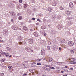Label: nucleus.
I'll return each instance as SVG.
<instances>
[{
  "mask_svg": "<svg viewBox=\"0 0 76 76\" xmlns=\"http://www.w3.org/2000/svg\"><path fill=\"white\" fill-rule=\"evenodd\" d=\"M69 7L71 8L73 7V4L72 2L69 3Z\"/></svg>",
  "mask_w": 76,
  "mask_h": 76,
  "instance_id": "nucleus-11",
  "label": "nucleus"
},
{
  "mask_svg": "<svg viewBox=\"0 0 76 76\" xmlns=\"http://www.w3.org/2000/svg\"><path fill=\"white\" fill-rule=\"evenodd\" d=\"M56 69H58V67H56Z\"/></svg>",
  "mask_w": 76,
  "mask_h": 76,
  "instance_id": "nucleus-55",
  "label": "nucleus"
},
{
  "mask_svg": "<svg viewBox=\"0 0 76 76\" xmlns=\"http://www.w3.org/2000/svg\"><path fill=\"white\" fill-rule=\"evenodd\" d=\"M70 52H71V53L72 54H73V53H74V51H73V50H70Z\"/></svg>",
  "mask_w": 76,
  "mask_h": 76,
  "instance_id": "nucleus-30",
  "label": "nucleus"
},
{
  "mask_svg": "<svg viewBox=\"0 0 76 76\" xmlns=\"http://www.w3.org/2000/svg\"><path fill=\"white\" fill-rule=\"evenodd\" d=\"M22 18V16H19L18 17V19L19 20H21Z\"/></svg>",
  "mask_w": 76,
  "mask_h": 76,
  "instance_id": "nucleus-29",
  "label": "nucleus"
},
{
  "mask_svg": "<svg viewBox=\"0 0 76 76\" xmlns=\"http://www.w3.org/2000/svg\"><path fill=\"white\" fill-rule=\"evenodd\" d=\"M31 20H35V18H32L31 19Z\"/></svg>",
  "mask_w": 76,
  "mask_h": 76,
  "instance_id": "nucleus-45",
  "label": "nucleus"
},
{
  "mask_svg": "<svg viewBox=\"0 0 76 76\" xmlns=\"http://www.w3.org/2000/svg\"><path fill=\"white\" fill-rule=\"evenodd\" d=\"M7 34V32L6 31L5 33H5H4V34Z\"/></svg>",
  "mask_w": 76,
  "mask_h": 76,
  "instance_id": "nucleus-46",
  "label": "nucleus"
},
{
  "mask_svg": "<svg viewBox=\"0 0 76 76\" xmlns=\"http://www.w3.org/2000/svg\"><path fill=\"white\" fill-rule=\"evenodd\" d=\"M74 64H76V62H74Z\"/></svg>",
  "mask_w": 76,
  "mask_h": 76,
  "instance_id": "nucleus-63",
  "label": "nucleus"
},
{
  "mask_svg": "<svg viewBox=\"0 0 76 76\" xmlns=\"http://www.w3.org/2000/svg\"><path fill=\"white\" fill-rule=\"evenodd\" d=\"M51 4L53 6H55L57 5V2L56 1L53 2L51 3Z\"/></svg>",
  "mask_w": 76,
  "mask_h": 76,
  "instance_id": "nucleus-7",
  "label": "nucleus"
},
{
  "mask_svg": "<svg viewBox=\"0 0 76 76\" xmlns=\"http://www.w3.org/2000/svg\"><path fill=\"white\" fill-rule=\"evenodd\" d=\"M65 68H67L68 67V66H65Z\"/></svg>",
  "mask_w": 76,
  "mask_h": 76,
  "instance_id": "nucleus-56",
  "label": "nucleus"
},
{
  "mask_svg": "<svg viewBox=\"0 0 76 76\" xmlns=\"http://www.w3.org/2000/svg\"><path fill=\"white\" fill-rule=\"evenodd\" d=\"M37 21H39L40 22H41V20H40L39 19H37Z\"/></svg>",
  "mask_w": 76,
  "mask_h": 76,
  "instance_id": "nucleus-38",
  "label": "nucleus"
},
{
  "mask_svg": "<svg viewBox=\"0 0 76 76\" xmlns=\"http://www.w3.org/2000/svg\"><path fill=\"white\" fill-rule=\"evenodd\" d=\"M4 76V73H0V76Z\"/></svg>",
  "mask_w": 76,
  "mask_h": 76,
  "instance_id": "nucleus-32",
  "label": "nucleus"
},
{
  "mask_svg": "<svg viewBox=\"0 0 76 76\" xmlns=\"http://www.w3.org/2000/svg\"><path fill=\"white\" fill-rule=\"evenodd\" d=\"M33 64H36V63L35 62H33Z\"/></svg>",
  "mask_w": 76,
  "mask_h": 76,
  "instance_id": "nucleus-57",
  "label": "nucleus"
},
{
  "mask_svg": "<svg viewBox=\"0 0 76 76\" xmlns=\"http://www.w3.org/2000/svg\"><path fill=\"white\" fill-rule=\"evenodd\" d=\"M11 22H12V23H13V19H12L11 20Z\"/></svg>",
  "mask_w": 76,
  "mask_h": 76,
  "instance_id": "nucleus-48",
  "label": "nucleus"
},
{
  "mask_svg": "<svg viewBox=\"0 0 76 76\" xmlns=\"http://www.w3.org/2000/svg\"><path fill=\"white\" fill-rule=\"evenodd\" d=\"M50 46H48L47 47V50H50Z\"/></svg>",
  "mask_w": 76,
  "mask_h": 76,
  "instance_id": "nucleus-21",
  "label": "nucleus"
},
{
  "mask_svg": "<svg viewBox=\"0 0 76 76\" xmlns=\"http://www.w3.org/2000/svg\"><path fill=\"white\" fill-rule=\"evenodd\" d=\"M31 67H37V66L33 64L31 65Z\"/></svg>",
  "mask_w": 76,
  "mask_h": 76,
  "instance_id": "nucleus-24",
  "label": "nucleus"
},
{
  "mask_svg": "<svg viewBox=\"0 0 76 76\" xmlns=\"http://www.w3.org/2000/svg\"><path fill=\"white\" fill-rule=\"evenodd\" d=\"M52 61V60L51 59H49V62H51V61Z\"/></svg>",
  "mask_w": 76,
  "mask_h": 76,
  "instance_id": "nucleus-41",
  "label": "nucleus"
},
{
  "mask_svg": "<svg viewBox=\"0 0 76 76\" xmlns=\"http://www.w3.org/2000/svg\"><path fill=\"white\" fill-rule=\"evenodd\" d=\"M74 43L72 42H69V45L70 46H73V45Z\"/></svg>",
  "mask_w": 76,
  "mask_h": 76,
  "instance_id": "nucleus-5",
  "label": "nucleus"
},
{
  "mask_svg": "<svg viewBox=\"0 0 76 76\" xmlns=\"http://www.w3.org/2000/svg\"><path fill=\"white\" fill-rule=\"evenodd\" d=\"M45 26H42L41 27V29H45Z\"/></svg>",
  "mask_w": 76,
  "mask_h": 76,
  "instance_id": "nucleus-27",
  "label": "nucleus"
},
{
  "mask_svg": "<svg viewBox=\"0 0 76 76\" xmlns=\"http://www.w3.org/2000/svg\"><path fill=\"white\" fill-rule=\"evenodd\" d=\"M30 30L31 31H33V30H32V29H30Z\"/></svg>",
  "mask_w": 76,
  "mask_h": 76,
  "instance_id": "nucleus-58",
  "label": "nucleus"
},
{
  "mask_svg": "<svg viewBox=\"0 0 76 76\" xmlns=\"http://www.w3.org/2000/svg\"><path fill=\"white\" fill-rule=\"evenodd\" d=\"M42 76H45V75H43Z\"/></svg>",
  "mask_w": 76,
  "mask_h": 76,
  "instance_id": "nucleus-64",
  "label": "nucleus"
},
{
  "mask_svg": "<svg viewBox=\"0 0 76 76\" xmlns=\"http://www.w3.org/2000/svg\"><path fill=\"white\" fill-rule=\"evenodd\" d=\"M24 62L25 63H28V61H24Z\"/></svg>",
  "mask_w": 76,
  "mask_h": 76,
  "instance_id": "nucleus-49",
  "label": "nucleus"
},
{
  "mask_svg": "<svg viewBox=\"0 0 76 76\" xmlns=\"http://www.w3.org/2000/svg\"><path fill=\"white\" fill-rule=\"evenodd\" d=\"M47 35V34L46 33L44 34V36H46Z\"/></svg>",
  "mask_w": 76,
  "mask_h": 76,
  "instance_id": "nucleus-53",
  "label": "nucleus"
},
{
  "mask_svg": "<svg viewBox=\"0 0 76 76\" xmlns=\"http://www.w3.org/2000/svg\"><path fill=\"white\" fill-rule=\"evenodd\" d=\"M41 54L42 56H44V55H45V50L43 49L42 50L41 52Z\"/></svg>",
  "mask_w": 76,
  "mask_h": 76,
  "instance_id": "nucleus-2",
  "label": "nucleus"
},
{
  "mask_svg": "<svg viewBox=\"0 0 76 76\" xmlns=\"http://www.w3.org/2000/svg\"><path fill=\"white\" fill-rule=\"evenodd\" d=\"M3 54L4 55L5 57H8V56H9V54H8V53H6L5 52L3 53Z\"/></svg>",
  "mask_w": 76,
  "mask_h": 76,
  "instance_id": "nucleus-14",
  "label": "nucleus"
},
{
  "mask_svg": "<svg viewBox=\"0 0 76 76\" xmlns=\"http://www.w3.org/2000/svg\"><path fill=\"white\" fill-rule=\"evenodd\" d=\"M25 49L26 51H27V52H29L30 51H31V50L30 48H28V47H26L25 48Z\"/></svg>",
  "mask_w": 76,
  "mask_h": 76,
  "instance_id": "nucleus-3",
  "label": "nucleus"
},
{
  "mask_svg": "<svg viewBox=\"0 0 76 76\" xmlns=\"http://www.w3.org/2000/svg\"><path fill=\"white\" fill-rule=\"evenodd\" d=\"M37 60H38V61H41V59H37Z\"/></svg>",
  "mask_w": 76,
  "mask_h": 76,
  "instance_id": "nucleus-51",
  "label": "nucleus"
},
{
  "mask_svg": "<svg viewBox=\"0 0 76 76\" xmlns=\"http://www.w3.org/2000/svg\"><path fill=\"white\" fill-rule=\"evenodd\" d=\"M71 23L70 22H69L68 23V25H69V24H70Z\"/></svg>",
  "mask_w": 76,
  "mask_h": 76,
  "instance_id": "nucleus-54",
  "label": "nucleus"
},
{
  "mask_svg": "<svg viewBox=\"0 0 76 76\" xmlns=\"http://www.w3.org/2000/svg\"><path fill=\"white\" fill-rule=\"evenodd\" d=\"M19 3H22V0H20L19 1Z\"/></svg>",
  "mask_w": 76,
  "mask_h": 76,
  "instance_id": "nucleus-39",
  "label": "nucleus"
},
{
  "mask_svg": "<svg viewBox=\"0 0 76 76\" xmlns=\"http://www.w3.org/2000/svg\"><path fill=\"white\" fill-rule=\"evenodd\" d=\"M65 13L67 15H69L71 13V12L69 11H66Z\"/></svg>",
  "mask_w": 76,
  "mask_h": 76,
  "instance_id": "nucleus-6",
  "label": "nucleus"
},
{
  "mask_svg": "<svg viewBox=\"0 0 76 76\" xmlns=\"http://www.w3.org/2000/svg\"><path fill=\"white\" fill-rule=\"evenodd\" d=\"M17 7H18V9H20L22 7V6H21L20 5H19Z\"/></svg>",
  "mask_w": 76,
  "mask_h": 76,
  "instance_id": "nucleus-22",
  "label": "nucleus"
},
{
  "mask_svg": "<svg viewBox=\"0 0 76 76\" xmlns=\"http://www.w3.org/2000/svg\"><path fill=\"white\" fill-rule=\"evenodd\" d=\"M61 73H64V71H61Z\"/></svg>",
  "mask_w": 76,
  "mask_h": 76,
  "instance_id": "nucleus-52",
  "label": "nucleus"
},
{
  "mask_svg": "<svg viewBox=\"0 0 76 76\" xmlns=\"http://www.w3.org/2000/svg\"><path fill=\"white\" fill-rule=\"evenodd\" d=\"M24 8H26L28 6V4H24Z\"/></svg>",
  "mask_w": 76,
  "mask_h": 76,
  "instance_id": "nucleus-26",
  "label": "nucleus"
},
{
  "mask_svg": "<svg viewBox=\"0 0 76 76\" xmlns=\"http://www.w3.org/2000/svg\"><path fill=\"white\" fill-rule=\"evenodd\" d=\"M63 76H67V75H64Z\"/></svg>",
  "mask_w": 76,
  "mask_h": 76,
  "instance_id": "nucleus-62",
  "label": "nucleus"
},
{
  "mask_svg": "<svg viewBox=\"0 0 76 76\" xmlns=\"http://www.w3.org/2000/svg\"><path fill=\"white\" fill-rule=\"evenodd\" d=\"M51 33L52 34H56V31H54V30H52L51 31Z\"/></svg>",
  "mask_w": 76,
  "mask_h": 76,
  "instance_id": "nucleus-15",
  "label": "nucleus"
},
{
  "mask_svg": "<svg viewBox=\"0 0 76 76\" xmlns=\"http://www.w3.org/2000/svg\"><path fill=\"white\" fill-rule=\"evenodd\" d=\"M45 70H48V71H49V69H48V68H45Z\"/></svg>",
  "mask_w": 76,
  "mask_h": 76,
  "instance_id": "nucleus-31",
  "label": "nucleus"
},
{
  "mask_svg": "<svg viewBox=\"0 0 76 76\" xmlns=\"http://www.w3.org/2000/svg\"><path fill=\"white\" fill-rule=\"evenodd\" d=\"M74 67H76V65H74Z\"/></svg>",
  "mask_w": 76,
  "mask_h": 76,
  "instance_id": "nucleus-61",
  "label": "nucleus"
},
{
  "mask_svg": "<svg viewBox=\"0 0 76 76\" xmlns=\"http://www.w3.org/2000/svg\"><path fill=\"white\" fill-rule=\"evenodd\" d=\"M23 29L24 30H25V31H27V30H28V28H27L26 26H23Z\"/></svg>",
  "mask_w": 76,
  "mask_h": 76,
  "instance_id": "nucleus-19",
  "label": "nucleus"
},
{
  "mask_svg": "<svg viewBox=\"0 0 76 76\" xmlns=\"http://www.w3.org/2000/svg\"><path fill=\"white\" fill-rule=\"evenodd\" d=\"M19 43L20 45H22V42H19Z\"/></svg>",
  "mask_w": 76,
  "mask_h": 76,
  "instance_id": "nucleus-37",
  "label": "nucleus"
},
{
  "mask_svg": "<svg viewBox=\"0 0 76 76\" xmlns=\"http://www.w3.org/2000/svg\"><path fill=\"white\" fill-rule=\"evenodd\" d=\"M71 61H72V62H73L74 61H76V58H72L71 59Z\"/></svg>",
  "mask_w": 76,
  "mask_h": 76,
  "instance_id": "nucleus-12",
  "label": "nucleus"
},
{
  "mask_svg": "<svg viewBox=\"0 0 76 76\" xmlns=\"http://www.w3.org/2000/svg\"><path fill=\"white\" fill-rule=\"evenodd\" d=\"M48 44H49V45L51 44V42H48Z\"/></svg>",
  "mask_w": 76,
  "mask_h": 76,
  "instance_id": "nucleus-40",
  "label": "nucleus"
},
{
  "mask_svg": "<svg viewBox=\"0 0 76 76\" xmlns=\"http://www.w3.org/2000/svg\"><path fill=\"white\" fill-rule=\"evenodd\" d=\"M22 64V65H23V66H25V64Z\"/></svg>",
  "mask_w": 76,
  "mask_h": 76,
  "instance_id": "nucleus-60",
  "label": "nucleus"
},
{
  "mask_svg": "<svg viewBox=\"0 0 76 76\" xmlns=\"http://www.w3.org/2000/svg\"><path fill=\"white\" fill-rule=\"evenodd\" d=\"M12 29L14 30H17L18 29V27L16 26H14L12 27Z\"/></svg>",
  "mask_w": 76,
  "mask_h": 76,
  "instance_id": "nucleus-9",
  "label": "nucleus"
},
{
  "mask_svg": "<svg viewBox=\"0 0 76 76\" xmlns=\"http://www.w3.org/2000/svg\"><path fill=\"white\" fill-rule=\"evenodd\" d=\"M49 69H52L53 70H55V68H54V67H49Z\"/></svg>",
  "mask_w": 76,
  "mask_h": 76,
  "instance_id": "nucleus-28",
  "label": "nucleus"
},
{
  "mask_svg": "<svg viewBox=\"0 0 76 76\" xmlns=\"http://www.w3.org/2000/svg\"><path fill=\"white\" fill-rule=\"evenodd\" d=\"M22 15L21 13H18L17 14V16H20V15Z\"/></svg>",
  "mask_w": 76,
  "mask_h": 76,
  "instance_id": "nucleus-34",
  "label": "nucleus"
},
{
  "mask_svg": "<svg viewBox=\"0 0 76 76\" xmlns=\"http://www.w3.org/2000/svg\"><path fill=\"white\" fill-rule=\"evenodd\" d=\"M48 10L49 12H52V10H53L50 7H48Z\"/></svg>",
  "mask_w": 76,
  "mask_h": 76,
  "instance_id": "nucleus-13",
  "label": "nucleus"
},
{
  "mask_svg": "<svg viewBox=\"0 0 76 76\" xmlns=\"http://www.w3.org/2000/svg\"><path fill=\"white\" fill-rule=\"evenodd\" d=\"M53 49L55 51H57L58 50V46H56L55 45H53Z\"/></svg>",
  "mask_w": 76,
  "mask_h": 76,
  "instance_id": "nucleus-1",
  "label": "nucleus"
},
{
  "mask_svg": "<svg viewBox=\"0 0 76 76\" xmlns=\"http://www.w3.org/2000/svg\"><path fill=\"white\" fill-rule=\"evenodd\" d=\"M60 10H64V8L63 7H60Z\"/></svg>",
  "mask_w": 76,
  "mask_h": 76,
  "instance_id": "nucleus-23",
  "label": "nucleus"
},
{
  "mask_svg": "<svg viewBox=\"0 0 76 76\" xmlns=\"http://www.w3.org/2000/svg\"><path fill=\"white\" fill-rule=\"evenodd\" d=\"M59 51H61V47H59Z\"/></svg>",
  "mask_w": 76,
  "mask_h": 76,
  "instance_id": "nucleus-43",
  "label": "nucleus"
},
{
  "mask_svg": "<svg viewBox=\"0 0 76 76\" xmlns=\"http://www.w3.org/2000/svg\"><path fill=\"white\" fill-rule=\"evenodd\" d=\"M58 29H62V26L61 25L59 24L58 26Z\"/></svg>",
  "mask_w": 76,
  "mask_h": 76,
  "instance_id": "nucleus-10",
  "label": "nucleus"
},
{
  "mask_svg": "<svg viewBox=\"0 0 76 76\" xmlns=\"http://www.w3.org/2000/svg\"><path fill=\"white\" fill-rule=\"evenodd\" d=\"M12 66H8L9 69H12Z\"/></svg>",
  "mask_w": 76,
  "mask_h": 76,
  "instance_id": "nucleus-36",
  "label": "nucleus"
},
{
  "mask_svg": "<svg viewBox=\"0 0 76 76\" xmlns=\"http://www.w3.org/2000/svg\"><path fill=\"white\" fill-rule=\"evenodd\" d=\"M10 15L11 16H15V14L14 13V12H11Z\"/></svg>",
  "mask_w": 76,
  "mask_h": 76,
  "instance_id": "nucleus-20",
  "label": "nucleus"
},
{
  "mask_svg": "<svg viewBox=\"0 0 76 76\" xmlns=\"http://www.w3.org/2000/svg\"><path fill=\"white\" fill-rule=\"evenodd\" d=\"M51 66V65H47L46 66V67H50Z\"/></svg>",
  "mask_w": 76,
  "mask_h": 76,
  "instance_id": "nucleus-33",
  "label": "nucleus"
},
{
  "mask_svg": "<svg viewBox=\"0 0 76 76\" xmlns=\"http://www.w3.org/2000/svg\"><path fill=\"white\" fill-rule=\"evenodd\" d=\"M14 4H10L8 5V7H14Z\"/></svg>",
  "mask_w": 76,
  "mask_h": 76,
  "instance_id": "nucleus-8",
  "label": "nucleus"
},
{
  "mask_svg": "<svg viewBox=\"0 0 76 76\" xmlns=\"http://www.w3.org/2000/svg\"><path fill=\"white\" fill-rule=\"evenodd\" d=\"M23 76H26V73H25L23 74Z\"/></svg>",
  "mask_w": 76,
  "mask_h": 76,
  "instance_id": "nucleus-42",
  "label": "nucleus"
},
{
  "mask_svg": "<svg viewBox=\"0 0 76 76\" xmlns=\"http://www.w3.org/2000/svg\"><path fill=\"white\" fill-rule=\"evenodd\" d=\"M6 49L8 51H11V50H12L10 48H8L7 47L6 48Z\"/></svg>",
  "mask_w": 76,
  "mask_h": 76,
  "instance_id": "nucleus-18",
  "label": "nucleus"
},
{
  "mask_svg": "<svg viewBox=\"0 0 76 76\" xmlns=\"http://www.w3.org/2000/svg\"><path fill=\"white\" fill-rule=\"evenodd\" d=\"M70 70H73V69L72 68H71L70 69Z\"/></svg>",
  "mask_w": 76,
  "mask_h": 76,
  "instance_id": "nucleus-47",
  "label": "nucleus"
},
{
  "mask_svg": "<svg viewBox=\"0 0 76 76\" xmlns=\"http://www.w3.org/2000/svg\"><path fill=\"white\" fill-rule=\"evenodd\" d=\"M56 18L58 19H59V20H60V19H61V17L60 15H58Z\"/></svg>",
  "mask_w": 76,
  "mask_h": 76,
  "instance_id": "nucleus-16",
  "label": "nucleus"
},
{
  "mask_svg": "<svg viewBox=\"0 0 76 76\" xmlns=\"http://www.w3.org/2000/svg\"><path fill=\"white\" fill-rule=\"evenodd\" d=\"M41 63H38L37 64V65H38L39 66V65H41Z\"/></svg>",
  "mask_w": 76,
  "mask_h": 76,
  "instance_id": "nucleus-35",
  "label": "nucleus"
},
{
  "mask_svg": "<svg viewBox=\"0 0 76 76\" xmlns=\"http://www.w3.org/2000/svg\"><path fill=\"white\" fill-rule=\"evenodd\" d=\"M31 21L29 20V23H31Z\"/></svg>",
  "mask_w": 76,
  "mask_h": 76,
  "instance_id": "nucleus-59",
  "label": "nucleus"
},
{
  "mask_svg": "<svg viewBox=\"0 0 76 76\" xmlns=\"http://www.w3.org/2000/svg\"><path fill=\"white\" fill-rule=\"evenodd\" d=\"M28 42L29 44H32L33 42V39H29L28 40Z\"/></svg>",
  "mask_w": 76,
  "mask_h": 76,
  "instance_id": "nucleus-4",
  "label": "nucleus"
},
{
  "mask_svg": "<svg viewBox=\"0 0 76 76\" xmlns=\"http://www.w3.org/2000/svg\"><path fill=\"white\" fill-rule=\"evenodd\" d=\"M34 35L35 37H38V34L36 32H34Z\"/></svg>",
  "mask_w": 76,
  "mask_h": 76,
  "instance_id": "nucleus-17",
  "label": "nucleus"
},
{
  "mask_svg": "<svg viewBox=\"0 0 76 76\" xmlns=\"http://www.w3.org/2000/svg\"><path fill=\"white\" fill-rule=\"evenodd\" d=\"M30 51H31V52H33V51H34V50H30Z\"/></svg>",
  "mask_w": 76,
  "mask_h": 76,
  "instance_id": "nucleus-50",
  "label": "nucleus"
},
{
  "mask_svg": "<svg viewBox=\"0 0 76 76\" xmlns=\"http://www.w3.org/2000/svg\"><path fill=\"white\" fill-rule=\"evenodd\" d=\"M32 3H34L35 2V0H31Z\"/></svg>",
  "mask_w": 76,
  "mask_h": 76,
  "instance_id": "nucleus-44",
  "label": "nucleus"
},
{
  "mask_svg": "<svg viewBox=\"0 0 76 76\" xmlns=\"http://www.w3.org/2000/svg\"><path fill=\"white\" fill-rule=\"evenodd\" d=\"M0 55H2V54H3V53L1 50H0Z\"/></svg>",
  "mask_w": 76,
  "mask_h": 76,
  "instance_id": "nucleus-25",
  "label": "nucleus"
}]
</instances>
